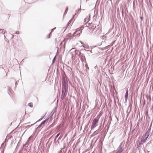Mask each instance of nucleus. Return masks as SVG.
<instances>
[{"instance_id": "19", "label": "nucleus", "mask_w": 153, "mask_h": 153, "mask_svg": "<svg viewBox=\"0 0 153 153\" xmlns=\"http://www.w3.org/2000/svg\"><path fill=\"white\" fill-rule=\"evenodd\" d=\"M94 133H96L97 134H98L99 133V131L98 130H97L96 131H95L94 132Z\"/></svg>"}, {"instance_id": "17", "label": "nucleus", "mask_w": 153, "mask_h": 153, "mask_svg": "<svg viewBox=\"0 0 153 153\" xmlns=\"http://www.w3.org/2000/svg\"><path fill=\"white\" fill-rule=\"evenodd\" d=\"M68 7H66V9L65 10V13H64V14L67 13V12H68Z\"/></svg>"}, {"instance_id": "38", "label": "nucleus", "mask_w": 153, "mask_h": 153, "mask_svg": "<svg viewBox=\"0 0 153 153\" xmlns=\"http://www.w3.org/2000/svg\"><path fill=\"white\" fill-rule=\"evenodd\" d=\"M92 24V23H91V24Z\"/></svg>"}, {"instance_id": "7", "label": "nucleus", "mask_w": 153, "mask_h": 153, "mask_svg": "<svg viewBox=\"0 0 153 153\" xmlns=\"http://www.w3.org/2000/svg\"><path fill=\"white\" fill-rule=\"evenodd\" d=\"M148 138V137H146L144 135H143V136L141 140V142L143 143H145L146 141Z\"/></svg>"}, {"instance_id": "29", "label": "nucleus", "mask_w": 153, "mask_h": 153, "mask_svg": "<svg viewBox=\"0 0 153 153\" xmlns=\"http://www.w3.org/2000/svg\"><path fill=\"white\" fill-rule=\"evenodd\" d=\"M56 138H56V137H55V139H54V141H55V140H56Z\"/></svg>"}, {"instance_id": "13", "label": "nucleus", "mask_w": 153, "mask_h": 153, "mask_svg": "<svg viewBox=\"0 0 153 153\" xmlns=\"http://www.w3.org/2000/svg\"><path fill=\"white\" fill-rule=\"evenodd\" d=\"M48 121V120L46 119L45 120L43 121L40 124V125L39 126H40V127L41 126H42V125L43 124H45V122H47V121Z\"/></svg>"}, {"instance_id": "3", "label": "nucleus", "mask_w": 153, "mask_h": 153, "mask_svg": "<svg viewBox=\"0 0 153 153\" xmlns=\"http://www.w3.org/2000/svg\"><path fill=\"white\" fill-rule=\"evenodd\" d=\"M99 119L98 118H96L93 120L92 123V125L91 127V130H92L97 126V124L98 123Z\"/></svg>"}, {"instance_id": "33", "label": "nucleus", "mask_w": 153, "mask_h": 153, "mask_svg": "<svg viewBox=\"0 0 153 153\" xmlns=\"http://www.w3.org/2000/svg\"><path fill=\"white\" fill-rule=\"evenodd\" d=\"M97 67V66H95V67H94V68H95V69H96V68Z\"/></svg>"}, {"instance_id": "2", "label": "nucleus", "mask_w": 153, "mask_h": 153, "mask_svg": "<svg viewBox=\"0 0 153 153\" xmlns=\"http://www.w3.org/2000/svg\"><path fill=\"white\" fill-rule=\"evenodd\" d=\"M62 79V87L67 88L68 82L67 78L65 76H63Z\"/></svg>"}, {"instance_id": "12", "label": "nucleus", "mask_w": 153, "mask_h": 153, "mask_svg": "<svg viewBox=\"0 0 153 153\" xmlns=\"http://www.w3.org/2000/svg\"><path fill=\"white\" fill-rule=\"evenodd\" d=\"M128 89H127L126 91V93L125 96V99L126 100L128 98Z\"/></svg>"}, {"instance_id": "11", "label": "nucleus", "mask_w": 153, "mask_h": 153, "mask_svg": "<svg viewBox=\"0 0 153 153\" xmlns=\"http://www.w3.org/2000/svg\"><path fill=\"white\" fill-rule=\"evenodd\" d=\"M53 114H54V112H53V111H52L46 119L48 120L51 117H52V116L53 115Z\"/></svg>"}, {"instance_id": "8", "label": "nucleus", "mask_w": 153, "mask_h": 153, "mask_svg": "<svg viewBox=\"0 0 153 153\" xmlns=\"http://www.w3.org/2000/svg\"><path fill=\"white\" fill-rule=\"evenodd\" d=\"M76 14L75 13V15H74L73 16L72 18L69 21V22H68V23L67 24V27L68 26V25H69V24H71V23L72 22H73V21H74V19H73L74 17V16H75V15Z\"/></svg>"}, {"instance_id": "14", "label": "nucleus", "mask_w": 153, "mask_h": 153, "mask_svg": "<svg viewBox=\"0 0 153 153\" xmlns=\"http://www.w3.org/2000/svg\"><path fill=\"white\" fill-rule=\"evenodd\" d=\"M96 27V26H92V27H91V29L92 30V31H93L94 29Z\"/></svg>"}, {"instance_id": "22", "label": "nucleus", "mask_w": 153, "mask_h": 153, "mask_svg": "<svg viewBox=\"0 0 153 153\" xmlns=\"http://www.w3.org/2000/svg\"><path fill=\"white\" fill-rule=\"evenodd\" d=\"M31 138V137H30L29 138H28V140L27 141H30V138Z\"/></svg>"}, {"instance_id": "37", "label": "nucleus", "mask_w": 153, "mask_h": 153, "mask_svg": "<svg viewBox=\"0 0 153 153\" xmlns=\"http://www.w3.org/2000/svg\"><path fill=\"white\" fill-rule=\"evenodd\" d=\"M58 52V51H57V53Z\"/></svg>"}, {"instance_id": "39", "label": "nucleus", "mask_w": 153, "mask_h": 153, "mask_svg": "<svg viewBox=\"0 0 153 153\" xmlns=\"http://www.w3.org/2000/svg\"><path fill=\"white\" fill-rule=\"evenodd\" d=\"M153 1V0H152Z\"/></svg>"}, {"instance_id": "18", "label": "nucleus", "mask_w": 153, "mask_h": 153, "mask_svg": "<svg viewBox=\"0 0 153 153\" xmlns=\"http://www.w3.org/2000/svg\"><path fill=\"white\" fill-rule=\"evenodd\" d=\"M60 133H61V132L58 134L56 136V138H57L59 137V136L60 135Z\"/></svg>"}, {"instance_id": "21", "label": "nucleus", "mask_w": 153, "mask_h": 153, "mask_svg": "<svg viewBox=\"0 0 153 153\" xmlns=\"http://www.w3.org/2000/svg\"><path fill=\"white\" fill-rule=\"evenodd\" d=\"M56 55H56V56H55V57L54 58H53V62H54V60H55V58H56Z\"/></svg>"}, {"instance_id": "24", "label": "nucleus", "mask_w": 153, "mask_h": 153, "mask_svg": "<svg viewBox=\"0 0 153 153\" xmlns=\"http://www.w3.org/2000/svg\"><path fill=\"white\" fill-rule=\"evenodd\" d=\"M16 34H19V31H17L16 33Z\"/></svg>"}, {"instance_id": "34", "label": "nucleus", "mask_w": 153, "mask_h": 153, "mask_svg": "<svg viewBox=\"0 0 153 153\" xmlns=\"http://www.w3.org/2000/svg\"><path fill=\"white\" fill-rule=\"evenodd\" d=\"M89 22V21H88V24H89H89H90V22Z\"/></svg>"}, {"instance_id": "1", "label": "nucleus", "mask_w": 153, "mask_h": 153, "mask_svg": "<svg viewBox=\"0 0 153 153\" xmlns=\"http://www.w3.org/2000/svg\"><path fill=\"white\" fill-rule=\"evenodd\" d=\"M71 53V54L72 58L73 60H74L75 57L79 55L80 52H79L74 48H72L70 50Z\"/></svg>"}, {"instance_id": "27", "label": "nucleus", "mask_w": 153, "mask_h": 153, "mask_svg": "<svg viewBox=\"0 0 153 153\" xmlns=\"http://www.w3.org/2000/svg\"><path fill=\"white\" fill-rule=\"evenodd\" d=\"M56 28V27H55V28H53V29H52L51 30L52 31H53L54 30V29Z\"/></svg>"}, {"instance_id": "4", "label": "nucleus", "mask_w": 153, "mask_h": 153, "mask_svg": "<svg viewBox=\"0 0 153 153\" xmlns=\"http://www.w3.org/2000/svg\"><path fill=\"white\" fill-rule=\"evenodd\" d=\"M68 91V89L67 88L62 87V93L61 95V99L63 100L65 97L66 93Z\"/></svg>"}, {"instance_id": "32", "label": "nucleus", "mask_w": 153, "mask_h": 153, "mask_svg": "<svg viewBox=\"0 0 153 153\" xmlns=\"http://www.w3.org/2000/svg\"><path fill=\"white\" fill-rule=\"evenodd\" d=\"M80 42H81L82 44H84V43H83L81 41H80Z\"/></svg>"}, {"instance_id": "6", "label": "nucleus", "mask_w": 153, "mask_h": 153, "mask_svg": "<svg viewBox=\"0 0 153 153\" xmlns=\"http://www.w3.org/2000/svg\"><path fill=\"white\" fill-rule=\"evenodd\" d=\"M82 32V30L81 29L78 28L76 29V31L74 33L73 36H79L80 35V33Z\"/></svg>"}, {"instance_id": "31", "label": "nucleus", "mask_w": 153, "mask_h": 153, "mask_svg": "<svg viewBox=\"0 0 153 153\" xmlns=\"http://www.w3.org/2000/svg\"><path fill=\"white\" fill-rule=\"evenodd\" d=\"M39 0H34V1H38Z\"/></svg>"}, {"instance_id": "20", "label": "nucleus", "mask_w": 153, "mask_h": 153, "mask_svg": "<svg viewBox=\"0 0 153 153\" xmlns=\"http://www.w3.org/2000/svg\"><path fill=\"white\" fill-rule=\"evenodd\" d=\"M50 34H51V33L47 37V38H50Z\"/></svg>"}, {"instance_id": "36", "label": "nucleus", "mask_w": 153, "mask_h": 153, "mask_svg": "<svg viewBox=\"0 0 153 153\" xmlns=\"http://www.w3.org/2000/svg\"><path fill=\"white\" fill-rule=\"evenodd\" d=\"M88 68V69H89V68L88 67V68Z\"/></svg>"}, {"instance_id": "5", "label": "nucleus", "mask_w": 153, "mask_h": 153, "mask_svg": "<svg viewBox=\"0 0 153 153\" xmlns=\"http://www.w3.org/2000/svg\"><path fill=\"white\" fill-rule=\"evenodd\" d=\"M124 143L123 142H122L119 146L118 148L117 151L120 152L122 153V152L123 151L124 149L123 148V147L124 146Z\"/></svg>"}, {"instance_id": "9", "label": "nucleus", "mask_w": 153, "mask_h": 153, "mask_svg": "<svg viewBox=\"0 0 153 153\" xmlns=\"http://www.w3.org/2000/svg\"><path fill=\"white\" fill-rule=\"evenodd\" d=\"M150 129H149L144 135L146 137H148L150 134Z\"/></svg>"}, {"instance_id": "30", "label": "nucleus", "mask_w": 153, "mask_h": 153, "mask_svg": "<svg viewBox=\"0 0 153 153\" xmlns=\"http://www.w3.org/2000/svg\"><path fill=\"white\" fill-rule=\"evenodd\" d=\"M86 19H84V22H86Z\"/></svg>"}, {"instance_id": "15", "label": "nucleus", "mask_w": 153, "mask_h": 153, "mask_svg": "<svg viewBox=\"0 0 153 153\" xmlns=\"http://www.w3.org/2000/svg\"><path fill=\"white\" fill-rule=\"evenodd\" d=\"M5 31H3L2 30H0V33H2L4 34L5 33Z\"/></svg>"}, {"instance_id": "28", "label": "nucleus", "mask_w": 153, "mask_h": 153, "mask_svg": "<svg viewBox=\"0 0 153 153\" xmlns=\"http://www.w3.org/2000/svg\"><path fill=\"white\" fill-rule=\"evenodd\" d=\"M24 59H23L21 62V63L22 62H23V60H24Z\"/></svg>"}, {"instance_id": "26", "label": "nucleus", "mask_w": 153, "mask_h": 153, "mask_svg": "<svg viewBox=\"0 0 153 153\" xmlns=\"http://www.w3.org/2000/svg\"><path fill=\"white\" fill-rule=\"evenodd\" d=\"M11 35H12V38L13 39L14 37V36L12 34H11Z\"/></svg>"}, {"instance_id": "35", "label": "nucleus", "mask_w": 153, "mask_h": 153, "mask_svg": "<svg viewBox=\"0 0 153 153\" xmlns=\"http://www.w3.org/2000/svg\"><path fill=\"white\" fill-rule=\"evenodd\" d=\"M147 152H149V151H147Z\"/></svg>"}, {"instance_id": "25", "label": "nucleus", "mask_w": 153, "mask_h": 153, "mask_svg": "<svg viewBox=\"0 0 153 153\" xmlns=\"http://www.w3.org/2000/svg\"><path fill=\"white\" fill-rule=\"evenodd\" d=\"M28 142H29V141H27V142L26 143H25V145H27V144H28Z\"/></svg>"}, {"instance_id": "16", "label": "nucleus", "mask_w": 153, "mask_h": 153, "mask_svg": "<svg viewBox=\"0 0 153 153\" xmlns=\"http://www.w3.org/2000/svg\"><path fill=\"white\" fill-rule=\"evenodd\" d=\"M28 105L30 107H33V104L31 102L29 103Z\"/></svg>"}, {"instance_id": "23", "label": "nucleus", "mask_w": 153, "mask_h": 153, "mask_svg": "<svg viewBox=\"0 0 153 153\" xmlns=\"http://www.w3.org/2000/svg\"><path fill=\"white\" fill-rule=\"evenodd\" d=\"M62 136H61V135L59 137V139H58V140H59L60 139H61L62 137Z\"/></svg>"}, {"instance_id": "10", "label": "nucleus", "mask_w": 153, "mask_h": 153, "mask_svg": "<svg viewBox=\"0 0 153 153\" xmlns=\"http://www.w3.org/2000/svg\"><path fill=\"white\" fill-rule=\"evenodd\" d=\"M91 15H93V19H95L96 17L95 16V12H93V13H91V14H90L89 15V18H90L91 17Z\"/></svg>"}]
</instances>
